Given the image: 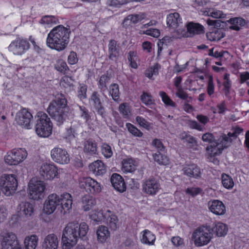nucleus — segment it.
Wrapping results in <instances>:
<instances>
[{
	"instance_id": "44",
	"label": "nucleus",
	"mask_w": 249,
	"mask_h": 249,
	"mask_svg": "<svg viewBox=\"0 0 249 249\" xmlns=\"http://www.w3.org/2000/svg\"><path fill=\"white\" fill-rule=\"evenodd\" d=\"M109 93L114 101H118L120 97V92L118 84H113L110 86Z\"/></svg>"
},
{
	"instance_id": "2",
	"label": "nucleus",
	"mask_w": 249,
	"mask_h": 249,
	"mask_svg": "<svg viewBox=\"0 0 249 249\" xmlns=\"http://www.w3.org/2000/svg\"><path fill=\"white\" fill-rule=\"evenodd\" d=\"M71 30L69 28L59 25L53 28L48 34L46 44L52 49L58 52L64 50L70 41Z\"/></svg>"
},
{
	"instance_id": "59",
	"label": "nucleus",
	"mask_w": 249,
	"mask_h": 249,
	"mask_svg": "<svg viewBox=\"0 0 249 249\" xmlns=\"http://www.w3.org/2000/svg\"><path fill=\"white\" fill-rule=\"evenodd\" d=\"M76 134V130L74 126H71L67 130L66 139H73L75 138V135Z\"/></svg>"
},
{
	"instance_id": "53",
	"label": "nucleus",
	"mask_w": 249,
	"mask_h": 249,
	"mask_svg": "<svg viewBox=\"0 0 249 249\" xmlns=\"http://www.w3.org/2000/svg\"><path fill=\"white\" fill-rule=\"evenodd\" d=\"M79 107L80 110L81 117L85 120L86 122H88L91 119L89 110L84 106H79Z\"/></svg>"
},
{
	"instance_id": "18",
	"label": "nucleus",
	"mask_w": 249,
	"mask_h": 249,
	"mask_svg": "<svg viewBox=\"0 0 249 249\" xmlns=\"http://www.w3.org/2000/svg\"><path fill=\"white\" fill-rule=\"evenodd\" d=\"M60 204L59 196L53 194L49 196L44 205V211L47 214L52 213Z\"/></svg>"
},
{
	"instance_id": "39",
	"label": "nucleus",
	"mask_w": 249,
	"mask_h": 249,
	"mask_svg": "<svg viewBox=\"0 0 249 249\" xmlns=\"http://www.w3.org/2000/svg\"><path fill=\"white\" fill-rule=\"evenodd\" d=\"M164 152L158 151L153 154V157L155 161L159 164L166 165L168 163V158L163 154Z\"/></svg>"
},
{
	"instance_id": "36",
	"label": "nucleus",
	"mask_w": 249,
	"mask_h": 249,
	"mask_svg": "<svg viewBox=\"0 0 249 249\" xmlns=\"http://www.w3.org/2000/svg\"><path fill=\"white\" fill-rule=\"evenodd\" d=\"M122 164V170L124 172H132L136 170V165L132 159H124Z\"/></svg>"
},
{
	"instance_id": "21",
	"label": "nucleus",
	"mask_w": 249,
	"mask_h": 249,
	"mask_svg": "<svg viewBox=\"0 0 249 249\" xmlns=\"http://www.w3.org/2000/svg\"><path fill=\"white\" fill-rule=\"evenodd\" d=\"M210 211L217 215H223L226 212V209L224 203L219 200H211L208 202Z\"/></svg>"
},
{
	"instance_id": "60",
	"label": "nucleus",
	"mask_w": 249,
	"mask_h": 249,
	"mask_svg": "<svg viewBox=\"0 0 249 249\" xmlns=\"http://www.w3.org/2000/svg\"><path fill=\"white\" fill-rule=\"evenodd\" d=\"M243 129H242V128H240L239 127H236L234 128L233 132H229L226 136L228 137H229L231 140V141L232 140L231 138V137H233L234 138H236L239 134H240L241 132H243Z\"/></svg>"
},
{
	"instance_id": "41",
	"label": "nucleus",
	"mask_w": 249,
	"mask_h": 249,
	"mask_svg": "<svg viewBox=\"0 0 249 249\" xmlns=\"http://www.w3.org/2000/svg\"><path fill=\"white\" fill-rule=\"evenodd\" d=\"M110 76L107 74L101 75L98 81V88L101 91L107 89V84L110 82Z\"/></svg>"
},
{
	"instance_id": "10",
	"label": "nucleus",
	"mask_w": 249,
	"mask_h": 249,
	"mask_svg": "<svg viewBox=\"0 0 249 249\" xmlns=\"http://www.w3.org/2000/svg\"><path fill=\"white\" fill-rule=\"evenodd\" d=\"M27 156V152L25 149H14L7 153L4 160L9 165H17L25 160Z\"/></svg>"
},
{
	"instance_id": "23",
	"label": "nucleus",
	"mask_w": 249,
	"mask_h": 249,
	"mask_svg": "<svg viewBox=\"0 0 249 249\" xmlns=\"http://www.w3.org/2000/svg\"><path fill=\"white\" fill-rule=\"evenodd\" d=\"M59 240L54 233L49 234L44 239L42 245V249H57Z\"/></svg>"
},
{
	"instance_id": "28",
	"label": "nucleus",
	"mask_w": 249,
	"mask_h": 249,
	"mask_svg": "<svg viewBox=\"0 0 249 249\" xmlns=\"http://www.w3.org/2000/svg\"><path fill=\"white\" fill-rule=\"evenodd\" d=\"M186 27L187 31L191 36L204 33L203 26L199 23L191 22L187 24Z\"/></svg>"
},
{
	"instance_id": "25",
	"label": "nucleus",
	"mask_w": 249,
	"mask_h": 249,
	"mask_svg": "<svg viewBox=\"0 0 249 249\" xmlns=\"http://www.w3.org/2000/svg\"><path fill=\"white\" fill-rule=\"evenodd\" d=\"M108 58L116 61L120 54V46L117 41L111 39L108 43Z\"/></svg>"
},
{
	"instance_id": "3",
	"label": "nucleus",
	"mask_w": 249,
	"mask_h": 249,
	"mask_svg": "<svg viewBox=\"0 0 249 249\" xmlns=\"http://www.w3.org/2000/svg\"><path fill=\"white\" fill-rule=\"evenodd\" d=\"M67 107V100L65 95L61 93L57 94L54 99L50 103L47 112L57 125H61L66 120Z\"/></svg>"
},
{
	"instance_id": "62",
	"label": "nucleus",
	"mask_w": 249,
	"mask_h": 249,
	"mask_svg": "<svg viewBox=\"0 0 249 249\" xmlns=\"http://www.w3.org/2000/svg\"><path fill=\"white\" fill-rule=\"evenodd\" d=\"M68 61L71 65L75 64L78 61L76 53L73 52H71L68 56Z\"/></svg>"
},
{
	"instance_id": "5",
	"label": "nucleus",
	"mask_w": 249,
	"mask_h": 249,
	"mask_svg": "<svg viewBox=\"0 0 249 249\" xmlns=\"http://www.w3.org/2000/svg\"><path fill=\"white\" fill-rule=\"evenodd\" d=\"M35 130L36 134L40 137H48L52 132L53 124L48 115L42 112L37 113Z\"/></svg>"
},
{
	"instance_id": "57",
	"label": "nucleus",
	"mask_w": 249,
	"mask_h": 249,
	"mask_svg": "<svg viewBox=\"0 0 249 249\" xmlns=\"http://www.w3.org/2000/svg\"><path fill=\"white\" fill-rule=\"evenodd\" d=\"M87 88L86 85L81 86L78 91V96L80 99H84L87 97Z\"/></svg>"
},
{
	"instance_id": "47",
	"label": "nucleus",
	"mask_w": 249,
	"mask_h": 249,
	"mask_svg": "<svg viewBox=\"0 0 249 249\" xmlns=\"http://www.w3.org/2000/svg\"><path fill=\"white\" fill-rule=\"evenodd\" d=\"M141 99L142 103L147 106L155 104V100L152 98L151 95L145 92H143L141 96Z\"/></svg>"
},
{
	"instance_id": "43",
	"label": "nucleus",
	"mask_w": 249,
	"mask_h": 249,
	"mask_svg": "<svg viewBox=\"0 0 249 249\" xmlns=\"http://www.w3.org/2000/svg\"><path fill=\"white\" fill-rule=\"evenodd\" d=\"M222 183L223 186L228 189L233 188L234 182L231 176L226 174H223L221 176Z\"/></svg>"
},
{
	"instance_id": "37",
	"label": "nucleus",
	"mask_w": 249,
	"mask_h": 249,
	"mask_svg": "<svg viewBox=\"0 0 249 249\" xmlns=\"http://www.w3.org/2000/svg\"><path fill=\"white\" fill-rule=\"evenodd\" d=\"M201 12L205 16H211L213 18H223L226 17L225 14L222 11L216 9H213L209 8L208 10H202Z\"/></svg>"
},
{
	"instance_id": "32",
	"label": "nucleus",
	"mask_w": 249,
	"mask_h": 249,
	"mask_svg": "<svg viewBox=\"0 0 249 249\" xmlns=\"http://www.w3.org/2000/svg\"><path fill=\"white\" fill-rule=\"evenodd\" d=\"M231 25L230 26V29L235 31H239L241 27L246 24V21L241 18H230L227 20Z\"/></svg>"
},
{
	"instance_id": "61",
	"label": "nucleus",
	"mask_w": 249,
	"mask_h": 249,
	"mask_svg": "<svg viewBox=\"0 0 249 249\" xmlns=\"http://www.w3.org/2000/svg\"><path fill=\"white\" fill-rule=\"evenodd\" d=\"M144 33L147 35L151 36L154 37H158L160 35V32L157 29H149L146 30Z\"/></svg>"
},
{
	"instance_id": "51",
	"label": "nucleus",
	"mask_w": 249,
	"mask_h": 249,
	"mask_svg": "<svg viewBox=\"0 0 249 249\" xmlns=\"http://www.w3.org/2000/svg\"><path fill=\"white\" fill-rule=\"evenodd\" d=\"M136 122L139 124L146 128L147 130H149L151 128V124L147 122L144 118L141 116H137L136 118Z\"/></svg>"
},
{
	"instance_id": "31",
	"label": "nucleus",
	"mask_w": 249,
	"mask_h": 249,
	"mask_svg": "<svg viewBox=\"0 0 249 249\" xmlns=\"http://www.w3.org/2000/svg\"><path fill=\"white\" fill-rule=\"evenodd\" d=\"M81 203L84 211H89L95 204V200L90 195H86L81 198Z\"/></svg>"
},
{
	"instance_id": "17",
	"label": "nucleus",
	"mask_w": 249,
	"mask_h": 249,
	"mask_svg": "<svg viewBox=\"0 0 249 249\" xmlns=\"http://www.w3.org/2000/svg\"><path fill=\"white\" fill-rule=\"evenodd\" d=\"M51 154L53 160L57 163L67 164L70 162V156L64 149L55 147L51 150Z\"/></svg>"
},
{
	"instance_id": "26",
	"label": "nucleus",
	"mask_w": 249,
	"mask_h": 249,
	"mask_svg": "<svg viewBox=\"0 0 249 249\" xmlns=\"http://www.w3.org/2000/svg\"><path fill=\"white\" fill-rule=\"evenodd\" d=\"M89 171L96 176L103 175L106 172V167L104 163L99 160L95 161L89 165Z\"/></svg>"
},
{
	"instance_id": "63",
	"label": "nucleus",
	"mask_w": 249,
	"mask_h": 249,
	"mask_svg": "<svg viewBox=\"0 0 249 249\" xmlns=\"http://www.w3.org/2000/svg\"><path fill=\"white\" fill-rule=\"evenodd\" d=\"M171 241L173 245L176 247H179L183 244V240L179 236L173 237Z\"/></svg>"
},
{
	"instance_id": "24",
	"label": "nucleus",
	"mask_w": 249,
	"mask_h": 249,
	"mask_svg": "<svg viewBox=\"0 0 249 249\" xmlns=\"http://www.w3.org/2000/svg\"><path fill=\"white\" fill-rule=\"evenodd\" d=\"M182 170L183 174L189 177L195 178L201 177L200 168L196 164L186 165L182 168Z\"/></svg>"
},
{
	"instance_id": "48",
	"label": "nucleus",
	"mask_w": 249,
	"mask_h": 249,
	"mask_svg": "<svg viewBox=\"0 0 249 249\" xmlns=\"http://www.w3.org/2000/svg\"><path fill=\"white\" fill-rule=\"evenodd\" d=\"M129 17L132 24H136L144 19L146 16L144 13H141L138 14L129 15Z\"/></svg>"
},
{
	"instance_id": "6",
	"label": "nucleus",
	"mask_w": 249,
	"mask_h": 249,
	"mask_svg": "<svg viewBox=\"0 0 249 249\" xmlns=\"http://www.w3.org/2000/svg\"><path fill=\"white\" fill-rule=\"evenodd\" d=\"M213 233L209 226H202L196 229L192 236V240L196 247L206 245L211 240Z\"/></svg>"
},
{
	"instance_id": "38",
	"label": "nucleus",
	"mask_w": 249,
	"mask_h": 249,
	"mask_svg": "<svg viewBox=\"0 0 249 249\" xmlns=\"http://www.w3.org/2000/svg\"><path fill=\"white\" fill-rule=\"evenodd\" d=\"M179 138L190 144L191 147L197 146V142L196 139L187 133L184 132L179 135Z\"/></svg>"
},
{
	"instance_id": "22",
	"label": "nucleus",
	"mask_w": 249,
	"mask_h": 249,
	"mask_svg": "<svg viewBox=\"0 0 249 249\" xmlns=\"http://www.w3.org/2000/svg\"><path fill=\"white\" fill-rule=\"evenodd\" d=\"M110 181L114 188L120 193L125 191L126 187L123 177L117 173H113L110 178Z\"/></svg>"
},
{
	"instance_id": "29",
	"label": "nucleus",
	"mask_w": 249,
	"mask_h": 249,
	"mask_svg": "<svg viewBox=\"0 0 249 249\" xmlns=\"http://www.w3.org/2000/svg\"><path fill=\"white\" fill-rule=\"evenodd\" d=\"M181 19L178 13L176 12L171 13L167 16V24L170 27L176 28L181 23Z\"/></svg>"
},
{
	"instance_id": "46",
	"label": "nucleus",
	"mask_w": 249,
	"mask_h": 249,
	"mask_svg": "<svg viewBox=\"0 0 249 249\" xmlns=\"http://www.w3.org/2000/svg\"><path fill=\"white\" fill-rule=\"evenodd\" d=\"M54 67L57 71L64 74L67 73L69 71V68L66 63L62 60H58Z\"/></svg>"
},
{
	"instance_id": "9",
	"label": "nucleus",
	"mask_w": 249,
	"mask_h": 249,
	"mask_svg": "<svg viewBox=\"0 0 249 249\" xmlns=\"http://www.w3.org/2000/svg\"><path fill=\"white\" fill-rule=\"evenodd\" d=\"M45 188L43 181L32 178L28 185L29 196L33 199H38L43 196Z\"/></svg>"
},
{
	"instance_id": "56",
	"label": "nucleus",
	"mask_w": 249,
	"mask_h": 249,
	"mask_svg": "<svg viewBox=\"0 0 249 249\" xmlns=\"http://www.w3.org/2000/svg\"><path fill=\"white\" fill-rule=\"evenodd\" d=\"M202 189L199 187L188 188L186 190V193L192 196H196L202 193Z\"/></svg>"
},
{
	"instance_id": "30",
	"label": "nucleus",
	"mask_w": 249,
	"mask_h": 249,
	"mask_svg": "<svg viewBox=\"0 0 249 249\" xmlns=\"http://www.w3.org/2000/svg\"><path fill=\"white\" fill-rule=\"evenodd\" d=\"M84 151L90 155L96 154L97 144L95 142L91 139L86 140L84 142Z\"/></svg>"
},
{
	"instance_id": "7",
	"label": "nucleus",
	"mask_w": 249,
	"mask_h": 249,
	"mask_svg": "<svg viewBox=\"0 0 249 249\" xmlns=\"http://www.w3.org/2000/svg\"><path fill=\"white\" fill-rule=\"evenodd\" d=\"M18 186V180L14 175L3 174L0 177V187L6 196L13 195Z\"/></svg>"
},
{
	"instance_id": "54",
	"label": "nucleus",
	"mask_w": 249,
	"mask_h": 249,
	"mask_svg": "<svg viewBox=\"0 0 249 249\" xmlns=\"http://www.w3.org/2000/svg\"><path fill=\"white\" fill-rule=\"evenodd\" d=\"M207 22L209 25L213 26L215 28H223L226 24V22L221 20H211L208 19Z\"/></svg>"
},
{
	"instance_id": "35",
	"label": "nucleus",
	"mask_w": 249,
	"mask_h": 249,
	"mask_svg": "<svg viewBox=\"0 0 249 249\" xmlns=\"http://www.w3.org/2000/svg\"><path fill=\"white\" fill-rule=\"evenodd\" d=\"M96 234L98 241L101 243H104L109 236V232L107 227L101 226L97 230Z\"/></svg>"
},
{
	"instance_id": "40",
	"label": "nucleus",
	"mask_w": 249,
	"mask_h": 249,
	"mask_svg": "<svg viewBox=\"0 0 249 249\" xmlns=\"http://www.w3.org/2000/svg\"><path fill=\"white\" fill-rule=\"evenodd\" d=\"M41 24L50 27L58 23V19L53 16H45L39 21Z\"/></svg>"
},
{
	"instance_id": "34",
	"label": "nucleus",
	"mask_w": 249,
	"mask_h": 249,
	"mask_svg": "<svg viewBox=\"0 0 249 249\" xmlns=\"http://www.w3.org/2000/svg\"><path fill=\"white\" fill-rule=\"evenodd\" d=\"M38 238L33 234L26 236L24 240V244L26 249H35L37 245Z\"/></svg>"
},
{
	"instance_id": "12",
	"label": "nucleus",
	"mask_w": 249,
	"mask_h": 249,
	"mask_svg": "<svg viewBox=\"0 0 249 249\" xmlns=\"http://www.w3.org/2000/svg\"><path fill=\"white\" fill-rule=\"evenodd\" d=\"M103 100L101 95L97 91H94L90 97L89 103L95 109L97 114L102 118H106L107 116L105 108L103 106Z\"/></svg>"
},
{
	"instance_id": "27",
	"label": "nucleus",
	"mask_w": 249,
	"mask_h": 249,
	"mask_svg": "<svg viewBox=\"0 0 249 249\" xmlns=\"http://www.w3.org/2000/svg\"><path fill=\"white\" fill-rule=\"evenodd\" d=\"M60 205L65 213L71 208L72 200L71 195L68 193H64L59 196Z\"/></svg>"
},
{
	"instance_id": "64",
	"label": "nucleus",
	"mask_w": 249,
	"mask_h": 249,
	"mask_svg": "<svg viewBox=\"0 0 249 249\" xmlns=\"http://www.w3.org/2000/svg\"><path fill=\"white\" fill-rule=\"evenodd\" d=\"M176 95L177 97L183 100L186 99L188 96V94L184 92L182 88L177 89Z\"/></svg>"
},
{
	"instance_id": "11",
	"label": "nucleus",
	"mask_w": 249,
	"mask_h": 249,
	"mask_svg": "<svg viewBox=\"0 0 249 249\" xmlns=\"http://www.w3.org/2000/svg\"><path fill=\"white\" fill-rule=\"evenodd\" d=\"M0 236L2 249H13L19 244L16 235L12 232L4 230L1 232Z\"/></svg>"
},
{
	"instance_id": "4",
	"label": "nucleus",
	"mask_w": 249,
	"mask_h": 249,
	"mask_svg": "<svg viewBox=\"0 0 249 249\" xmlns=\"http://www.w3.org/2000/svg\"><path fill=\"white\" fill-rule=\"evenodd\" d=\"M231 143V140L226 134H223L216 142L208 146L206 149V156L209 161L218 165L219 161L216 157L220 155L224 148L229 147Z\"/></svg>"
},
{
	"instance_id": "33",
	"label": "nucleus",
	"mask_w": 249,
	"mask_h": 249,
	"mask_svg": "<svg viewBox=\"0 0 249 249\" xmlns=\"http://www.w3.org/2000/svg\"><path fill=\"white\" fill-rule=\"evenodd\" d=\"M228 228L227 226L221 222L215 224V226L211 229V231L215 233L218 236H224L228 232Z\"/></svg>"
},
{
	"instance_id": "49",
	"label": "nucleus",
	"mask_w": 249,
	"mask_h": 249,
	"mask_svg": "<svg viewBox=\"0 0 249 249\" xmlns=\"http://www.w3.org/2000/svg\"><path fill=\"white\" fill-rule=\"evenodd\" d=\"M160 95L161 96L162 98V100L163 103L166 104L167 106H171L173 107H175L176 104L175 102H174L170 97L167 95V94L164 91H160L159 93Z\"/></svg>"
},
{
	"instance_id": "1",
	"label": "nucleus",
	"mask_w": 249,
	"mask_h": 249,
	"mask_svg": "<svg viewBox=\"0 0 249 249\" xmlns=\"http://www.w3.org/2000/svg\"><path fill=\"white\" fill-rule=\"evenodd\" d=\"M89 231L88 225L82 222H71L67 224L63 231L62 243L63 249H70L79 238H83Z\"/></svg>"
},
{
	"instance_id": "52",
	"label": "nucleus",
	"mask_w": 249,
	"mask_h": 249,
	"mask_svg": "<svg viewBox=\"0 0 249 249\" xmlns=\"http://www.w3.org/2000/svg\"><path fill=\"white\" fill-rule=\"evenodd\" d=\"M102 153L107 158H110L113 154L111 147L106 143H104L102 146Z\"/></svg>"
},
{
	"instance_id": "15",
	"label": "nucleus",
	"mask_w": 249,
	"mask_h": 249,
	"mask_svg": "<svg viewBox=\"0 0 249 249\" xmlns=\"http://www.w3.org/2000/svg\"><path fill=\"white\" fill-rule=\"evenodd\" d=\"M33 118L32 114L27 109L23 108L17 113L15 121L18 124L30 129L31 128V122Z\"/></svg>"
},
{
	"instance_id": "55",
	"label": "nucleus",
	"mask_w": 249,
	"mask_h": 249,
	"mask_svg": "<svg viewBox=\"0 0 249 249\" xmlns=\"http://www.w3.org/2000/svg\"><path fill=\"white\" fill-rule=\"evenodd\" d=\"M202 139L203 142L209 143L210 144H212L216 142L213 135L210 133H206L203 134L202 137Z\"/></svg>"
},
{
	"instance_id": "14",
	"label": "nucleus",
	"mask_w": 249,
	"mask_h": 249,
	"mask_svg": "<svg viewBox=\"0 0 249 249\" xmlns=\"http://www.w3.org/2000/svg\"><path fill=\"white\" fill-rule=\"evenodd\" d=\"M30 46V44L27 40L18 38L11 42L9 46V49L16 55H21L29 49Z\"/></svg>"
},
{
	"instance_id": "8",
	"label": "nucleus",
	"mask_w": 249,
	"mask_h": 249,
	"mask_svg": "<svg viewBox=\"0 0 249 249\" xmlns=\"http://www.w3.org/2000/svg\"><path fill=\"white\" fill-rule=\"evenodd\" d=\"M100 215L103 217V220L113 230H115L118 227V219L117 217L110 210H107L104 213L94 214L91 216V218L97 222H100L102 219L99 217Z\"/></svg>"
},
{
	"instance_id": "42",
	"label": "nucleus",
	"mask_w": 249,
	"mask_h": 249,
	"mask_svg": "<svg viewBox=\"0 0 249 249\" xmlns=\"http://www.w3.org/2000/svg\"><path fill=\"white\" fill-rule=\"evenodd\" d=\"M143 232L144 233L142 239V242L148 245L154 244L156 239L155 235L151 231L147 230H145Z\"/></svg>"
},
{
	"instance_id": "13",
	"label": "nucleus",
	"mask_w": 249,
	"mask_h": 249,
	"mask_svg": "<svg viewBox=\"0 0 249 249\" xmlns=\"http://www.w3.org/2000/svg\"><path fill=\"white\" fill-rule=\"evenodd\" d=\"M80 186L89 194H98L102 190L100 183L90 177L82 178L80 181Z\"/></svg>"
},
{
	"instance_id": "19",
	"label": "nucleus",
	"mask_w": 249,
	"mask_h": 249,
	"mask_svg": "<svg viewBox=\"0 0 249 249\" xmlns=\"http://www.w3.org/2000/svg\"><path fill=\"white\" fill-rule=\"evenodd\" d=\"M143 191L148 195H155L160 189L159 181L154 178L146 180L142 185Z\"/></svg>"
},
{
	"instance_id": "16",
	"label": "nucleus",
	"mask_w": 249,
	"mask_h": 249,
	"mask_svg": "<svg viewBox=\"0 0 249 249\" xmlns=\"http://www.w3.org/2000/svg\"><path fill=\"white\" fill-rule=\"evenodd\" d=\"M17 214L21 218L30 219L32 217L34 208L33 205L27 201H23L18 205Z\"/></svg>"
},
{
	"instance_id": "50",
	"label": "nucleus",
	"mask_w": 249,
	"mask_h": 249,
	"mask_svg": "<svg viewBox=\"0 0 249 249\" xmlns=\"http://www.w3.org/2000/svg\"><path fill=\"white\" fill-rule=\"evenodd\" d=\"M126 126L128 131L133 135L139 137H141L142 136V133L133 124L127 123Z\"/></svg>"
},
{
	"instance_id": "45",
	"label": "nucleus",
	"mask_w": 249,
	"mask_h": 249,
	"mask_svg": "<svg viewBox=\"0 0 249 249\" xmlns=\"http://www.w3.org/2000/svg\"><path fill=\"white\" fill-rule=\"evenodd\" d=\"M119 111L124 118H128L130 114L129 106L127 103H122L120 105L119 107Z\"/></svg>"
},
{
	"instance_id": "58",
	"label": "nucleus",
	"mask_w": 249,
	"mask_h": 249,
	"mask_svg": "<svg viewBox=\"0 0 249 249\" xmlns=\"http://www.w3.org/2000/svg\"><path fill=\"white\" fill-rule=\"evenodd\" d=\"M152 144L157 149L158 151L164 152L165 147L159 139H156L153 140Z\"/></svg>"
},
{
	"instance_id": "20",
	"label": "nucleus",
	"mask_w": 249,
	"mask_h": 249,
	"mask_svg": "<svg viewBox=\"0 0 249 249\" xmlns=\"http://www.w3.org/2000/svg\"><path fill=\"white\" fill-rule=\"evenodd\" d=\"M40 174L46 179H52L57 175V168L53 164L43 163L39 169Z\"/></svg>"
}]
</instances>
